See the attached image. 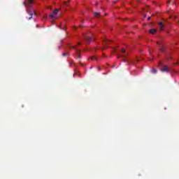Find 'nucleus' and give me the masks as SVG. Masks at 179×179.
<instances>
[{
    "mask_svg": "<svg viewBox=\"0 0 179 179\" xmlns=\"http://www.w3.org/2000/svg\"><path fill=\"white\" fill-rule=\"evenodd\" d=\"M120 52L121 54L118 55V58H120V57H122L123 58H125V57L128 55V52H127L125 49H122L120 50Z\"/></svg>",
    "mask_w": 179,
    "mask_h": 179,
    "instance_id": "1",
    "label": "nucleus"
},
{
    "mask_svg": "<svg viewBox=\"0 0 179 179\" xmlns=\"http://www.w3.org/2000/svg\"><path fill=\"white\" fill-rule=\"evenodd\" d=\"M27 13H29V15L30 16L28 18V20H31V19H33V15H35V16H37V13L34 10H33L32 13H29V11H27Z\"/></svg>",
    "mask_w": 179,
    "mask_h": 179,
    "instance_id": "2",
    "label": "nucleus"
},
{
    "mask_svg": "<svg viewBox=\"0 0 179 179\" xmlns=\"http://www.w3.org/2000/svg\"><path fill=\"white\" fill-rule=\"evenodd\" d=\"M58 12H59V9H55V10H53L52 13L50 15V17H55V15H57V13H58Z\"/></svg>",
    "mask_w": 179,
    "mask_h": 179,
    "instance_id": "3",
    "label": "nucleus"
},
{
    "mask_svg": "<svg viewBox=\"0 0 179 179\" xmlns=\"http://www.w3.org/2000/svg\"><path fill=\"white\" fill-rule=\"evenodd\" d=\"M85 40H86L87 44H89V43H90V41H93L94 40V38L91 37V36H86Z\"/></svg>",
    "mask_w": 179,
    "mask_h": 179,
    "instance_id": "4",
    "label": "nucleus"
},
{
    "mask_svg": "<svg viewBox=\"0 0 179 179\" xmlns=\"http://www.w3.org/2000/svg\"><path fill=\"white\" fill-rule=\"evenodd\" d=\"M162 72H170V69L166 67V66H164L162 69H161Z\"/></svg>",
    "mask_w": 179,
    "mask_h": 179,
    "instance_id": "5",
    "label": "nucleus"
},
{
    "mask_svg": "<svg viewBox=\"0 0 179 179\" xmlns=\"http://www.w3.org/2000/svg\"><path fill=\"white\" fill-rule=\"evenodd\" d=\"M158 24L159 26L160 30H163V29L164 28V24L162 22H158Z\"/></svg>",
    "mask_w": 179,
    "mask_h": 179,
    "instance_id": "6",
    "label": "nucleus"
},
{
    "mask_svg": "<svg viewBox=\"0 0 179 179\" xmlns=\"http://www.w3.org/2000/svg\"><path fill=\"white\" fill-rule=\"evenodd\" d=\"M108 43H110V41H109V40H107V39H104V40H103L104 48H107L106 45H107V44H108Z\"/></svg>",
    "mask_w": 179,
    "mask_h": 179,
    "instance_id": "7",
    "label": "nucleus"
},
{
    "mask_svg": "<svg viewBox=\"0 0 179 179\" xmlns=\"http://www.w3.org/2000/svg\"><path fill=\"white\" fill-rule=\"evenodd\" d=\"M33 2L34 0H28L27 4L28 5V6H31V5H33Z\"/></svg>",
    "mask_w": 179,
    "mask_h": 179,
    "instance_id": "8",
    "label": "nucleus"
},
{
    "mask_svg": "<svg viewBox=\"0 0 179 179\" xmlns=\"http://www.w3.org/2000/svg\"><path fill=\"white\" fill-rule=\"evenodd\" d=\"M149 33L150 34H155V33H156V29H150Z\"/></svg>",
    "mask_w": 179,
    "mask_h": 179,
    "instance_id": "9",
    "label": "nucleus"
},
{
    "mask_svg": "<svg viewBox=\"0 0 179 179\" xmlns=\"http://www.w3.org/2000/svg\"><path fill=\"white\" fill-rule=\"evenodd\" d=\"M76 54H77V55H78V58H81L80 55H79V52H80V50L76 49Z\"/></svg>",
    "mask_w": 179,
    "mask_h": 179,
    "instance_id": "10",
    "label": "nucleus"
},
{
    "mask_svg": "<svg viewBox=\"0 0 179 179\" xmlns=\"http://www.w3.org/2000/svg\"><path fill=\"white\" fill-rule=\"evenodd\" d=\"M63 57H69V52H64L62 54Z\"/></svg>",
    "mask_w": 179,
    "mask_h": 179,
    "instance_id": "11",
    "label": "nucleus"
},
{
    "mask_svg": "<svg viewBox=\"0 0 179 179\" xmlns=\"http://www.w3.org/2000/svg\"><path fill=\"white\" fill-rule=\"evenodd\" d=\"M94 16H95V17H99V16H100V13H97V12L94 13Z\"/></svg>",
    "mask_w": 179,
    "mask_h": 179,
    "instance_id": "12",
    "label": "nucleus"
},
{
    "mask_svg": "<svg viewBox=\"0 0 179 179\" xmlns=\"http://www.w3.org/2000/svg\"><path fill=\"white\" fill-rule=\"evenodd\" d=\"M90 59L96 60V59H97V58L95 56H93L91 58H90Z\"/></svg>",
    "mask_w": 179,
    "mask_h": 179,
    "instance_id": "13",
    "label": "nucleus"
},
{
    "mask_svg": "<svg viewBox=\"0 0 179 179\" xmlns=\"http://www.w3.org/2000/svg\"><path fill=\"white\" fill-rule=\"evenodd\" d=\"M160 51H164V48L163 47V45H161Z\"/></svg>",
    "mask_w": 179,
    "mask_h": 179,
    "instance_id": "14",
    "label": "nucleus"
},
{
    "mask_svg": "<svg viewBox=\"0 0 179 179\" xmlns=\"http://www.w3.org/2000/svg\"><path fill=\"white\" fill-rule=\"evenodd\" d=\"M69 48H76V46H69Z\"/></svg>",
    "mask_w": 179,
    "mask_h": 179,
    "instance_id": "15",
    "label": "nucleus"
},
{
    "mask_svg": "<svg viewBox=\"0 0 179 179\" xmlns=\"http://www.w3.org/2000/svg\"><path fill=\"white\" fill-rule=\"evenodd\" d=\"M65 6H68V2L64 3Z\"/></svg>",
    "mask_w": 179,
    "mask_h": 179,
    "instance_id": "16",
    "label": "nucleus"
},
{
    "mask_svg": "<svg viewBox=\"0 0 179 179\" xmlns=\"http://www.w3.org/2000/svg\"><path fill=\"white\" fill-rule=\"evenodd\" d=\"M62 30H66V27L62 28Z\"/></svg>",
    "mask_w": 179,
    "mask_h": 179,
    "instance_id": "17",
    "label": "nucleus"
},
{
    "mask_svg": "<svg viewBox=\"0 0 179 179\" xmlns=\"http://www.w3.org/2000/svg\"><path fill=\"white\" fill-rule=\"evenodd\" d=\"M153 72L154 73H156V72H157V70H154Z\"/></svg>",
    "mask_w": 179,
    "mask_h": 179,
    "instance_id": "18",
    "label": "nucleus"
},
{
    "mask_svg": "<svg viewBox=\"0 0 179 179\" xmlns=\"http://www.w3.org/2000/svg\"><path fill=\"white\" fill-rule=\"evenodd\" d=\"M148 20H150V17H148Z\"/></svg>",
    "mask_w": 179,
    "mask_h": 179,
    "instance_id": "19",
    "label": "nucleus"
},
{
    "mask_svg": "<svg viewBox=\"0 0 179 179\" xmlns=\"http://www.w3.org/2000/svg\"><path fill=\"white\" fill-rule=\"evenodd\" d=\"M58 27H59V29H61V25H59Z\"/></svg>",
    "mask_w": 179,
    "mask_h": 179,
    "instance_id": "20",
    "label": "nucleus"
},
{
    "mask_svg": "<svg viewBox=\"0 0 179 179\" xmlns=\"http://www.w3.org/2000/svg\"><path fill=\"white\" fill-rule=\"evenodd\" d=\"M78 45H80V43H78Z\"/></svg>",
    "mask_w": 179,
    "mask_h": 179,
    "instance_id": "21",
    "label": "nucleus"
},
{
    "mask_svg": "<svg viewBox=\"0 0 179 179\" xmlns=\"http://www.w3.org/2000/svg\"><path fill=\"white\" fill-rule=\"evenodd\" d=\"M24 5H26L27 3H26V2H24Z\"/></svg>",
    "mask_w": 179,
    "mask_h": 179,
    "instance_id": "22",
    "label": "nucleus"
},
{
    "mask_svg": "<svg viewBox=\"0 0 179 179\" xmlns=\"http://www.w3.org/2000/svg\"><path fill=\"white\" fill-rule=\"evenodd\" d=\"M158 45H160V43H157Z\"/></svg>",
    "mask_w": 179,
    "mask_h": 179,
    "instance_id": "23",
    "label": "nucleus"
},
{
    "mask_svg": "<svg viewBox=\"0 0 179 179\" xmlns=\"http://www.w3.org/2000/svg\"><path fill=\"white\" fill-rule=\"evenodd\" d=\"M36 27H38V25H36Z\"/></svg>",
    "mask_w": 179,
    "mask_h": 179,
    "instance_id": "24",
    "label": "nucleus"
}]
</instances>
